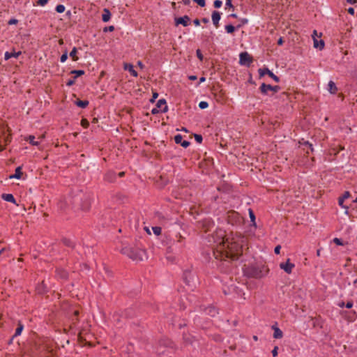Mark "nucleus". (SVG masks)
<instances>
[{"mask_svg": "<svg viewBox=\"0 0 357 357\" xmlns=\"http://www.w3.org/2000/svg\"><path fill=\"white\" fill-rule=\"evenodd\" d=\"M47 1L48 0H38V4L41 6H44L47 3Z\"/></svg>", "mask_w": 357, "mask_h": 357, "instance_id": "41", "label": "nucleus"}, {"mask_svg": "<svg viewBox=\"0 0 357 357\" xmlns=\"http://www.w3.org/2000/svg\"><path fill=\"white\" fill-rule=\"evenodd\" d=\"M195 139L196 142L198 143H202L203 140L202 136L200 135H195Z\"/></svg>", "mask_w": 357, "mask_h": 357, "instance_id": "36", "label": "nucleus"}, {"mask_svg": "<svg viewBox=\"0 0 357 357\" xmlns=\"http://www.w3.org/2000/svg\"><path fill=\"white\" fill-rule=\"evenodd\" d=\"M56 11L59 13H62L65 11V6L62 4H59L56 6Z\"/></svg>", "mask_w": 357, "mask_h": 357, "instance_id": "26", "label": "nucleus"}, {"mask_svg": "<svg viewBox=\"0 0 357 357\" xmlns=\"http://www.w3.org/2000/svg\"><path fill=\"white\" fill-rule=\"evenodd\" d=\"M123 68L126 70H128L132 76L137 77V73L134 70V67L132 64L126 63L123 65Z\"/></svg>", "mask_w": 357, "mask_h": 357, "instance_id": "10", "label": "nucleus"}, {"mask_svg": "<svg viewBox=\"0 0 357 357\" xmlns=\"http://www.w3.org/2000/svg\"><path fill=\"white\" fill-rule=\"evenodd\" d=\"M174 141L176 144H181V143L183 141V137L182 135H176L175 137H174Z\"/></svg>", "mask_w": 357, "mask_h": 357, "instance_id": "28", "label": "nucleus"}, {"mask_svg": "<svg viewBox=\"0 0 357 357\" xmlns=\"http://www.w3.org/2000/svg\"><path fill=\"white\" fill-rule=\"evenodd\" d=\"M77 50L76 47H73L72 51L70 52V56L75 61L78 60V57L77 56Z\"/></svg>", "mask_w": 357, "mask_h": 357, "instance_id": "19", "label": "nucleus"}, {"mask_svg": "<svg viewBox=\"0 0 357 357\" xmlns=\"http://www.w3.org/2000/svg\"><path fill=\"white\" fill-rule=\"evenodd\" d=\"M272 328L274 331V333H273L274 338L280 339V338L282 337V335H283L282 331L279 328H278L275 326H273Z\"/></svg>", "mask_w": 357, "mask_h": 357, "instance_id": "12", "label": "nucleus"}, {"mask_svg": "<svg viewBox=\"0 0 357 357\" xmlns=\"http://www.w3.org/2000/svg\"><path fill=\"white\" fill-rule=\"evenodd\" d=\"M217 239H214L215 243L213 249V255L215 259L225 260L230 259L236 260L243 252V238H232L231 241L225 239L224 232L220 230L217 233Z\"/></svg>", "mask_w": 357, "mask_h": 357, "instance_id": "1", "label": "nucleus"}, {"mask_svg": "<svg viewBox=\"0 0 357 357\" xmlns=\"http://www.w3.org/2000/svg\"><path fill=\"white\" fill-rule=\"evenodd\" d=\"M280 267L281 269L284 270L287 273H291L292 269L294 268V264L291 263L289 259H287V261L285 263H281L280 264Z\"/></svg>", "mask_w": 357, "mask_h": 357, "instance_id": "7", "label": "nucleus"}, {"mask_svg": "<svg viewBox=\"0 0 357 357\" xmlns=\"http://www.w3.org/2000/svg\"><path fill=\"white\" fill-rule=\"evenodd\" d=\"M24 329V326L23 324L21 323V322H19L17 324V327L15 330V333L14 334V335L13 336L12 339H13L14 337H17V336H19L21 335L22 331Z\"/></svg>", "mask_w": 357, "mask_h": 357, "instance_id": "16", "label": "nucleus"}, {"mask_svg": "<svg viewBox=\"0 0 357 357\" xmlns=\"http://www.w3.org/2000/svg\"><path fill=\"white\" fill-rule=\"evenodd\" d=\"M344 201V199L341 197H340V198H339V199H338V204H339V205H340L341 207H342V208H345V209H346V210H345V213H346V214H348V207H347V206H344V204H343Z\"/></svg>", "mask_w": 357, "mask_h": 357, "instance_id": "23", "label": "nucleus"}, {"mask_svg": "<svg viewBox=\"0 0 357 357\" xmlns=\"http://www.w3.org/2000/svg\"><path fill=\"white\" fill-rule=\"evenodd\" d=\"M65 244L68 246H71V242L69 240H65L64 241Z\"/></svg>", "mask_w": 357, "mask_h": 357, "instance_id": "57", "label": "nucleus"}, {"mask_svg": "<svg viewBox=\"0 0 357 357\" xmlns=\"http://www.w3.org/2000/svg\"><path fill=\"white\" fill-rule=\"evenodd\" d=\"M181 145L184 148H187L190 145V142L185 140H183L181 143Z\"/></svg>", "mask_w": 357, "mask_h": 357, "instance_id": "39", "label": "nucleus"}, {"mask_svg": "<svg viewBox=\"0 0 357 357\" xmlns=\"http://www.w3.org/2000/svg\"><path fill=\"white\" fill-rule=\"evenodd\" d=\"M2 198L6 202L15 203V199L12 194H3Z\"/></svg>", "mask_w": 357, "mask_h": 357, "instance_id": "17", "label": "nucleus"}, {"mask_svg": "<svg viewBox=\"0 0 357 357\" xmlns=\"http://www.w3.org/2000/svg\"><path fill=\"white\" fill-rule=\"evenodd\" d=\"M0 138L1 139L2 143L5 145H7L10 142V137L9 135L3 136V137H0Z\"/></svg>", "mask_w": 357, "mask_h": 357, "instance_id": "24", "label": "nucleus"}, {"mask_svg": "<svg viewBox=\"0 0 357 357\" xmlns=\"http://www.w3.org/2000/svg\"><path fill=\"white\" fill-rule=\"evenodd\" d=\"M212 21L216 28L219 26V21L221 18V13L218 11L214 10L211 15Z\"/></svg>", "mask_w": 357, "mask_h": 357, "instance_id": "9", "label": "nucleus"}, {"mask_svg": "<svg viewBox=\"0 0 357 357\" xmlns=\"http://www.w3.org/2000/svg\"><path fill=\"white\" fill-rule=\"evenodd\" d=\"M18 22V20H16V19H10L8 22V24L9 25H13V24H16Z\"/></svg>", "mask_w": 357, "mask_h": 357, "instance_id": "38", "label": "nucleus"}, {"mask_svg": "<svg viewBox=\"0 0 357 357\" xmlns=\"http://www.w3.org/2000/svg\"><path fill=\"white\" fill-rule=\"evenodd\" d=\"M305 144L307 146L309 149H310L311 151H313L312 144L309 143L308 142H305Z\"/></svg>", "mask_w": 357, "mask_h": 357, "instance_id": "51", "label": "nucleus"}, {"mask_svg": "<svg viewBox=\"0 0 357 357\" xmlns=\"http://www.w3.org/2000/svg\"><path fill=\"white\" fill-rule=\"evenodd\" d=\"M199 107L200 109H206L208 107V103L206 101H201L199 103Z\"/></svg>", "mask_w": 357, "mask_h": 357, "instance_id": "29", "label": "nucleus"}, {"mask_svg": "<svg viewBox=\"0 0 357 357\" xmlns=\"http://www.w3.org/2000/svg\"><path fill=\"white\" fill-rule=\"evenodd\" d=\"M314 47L322 50L324 47V42L322 40H318L317 38H314Z\"/></svg>", "mask_w": 357, "mask_h": 357, "instance_id": "18", "label": "nucleus"}, {"mask_svg": "<svg viewBox=\"0 0 357 357\" xmlns=\"http://www.w3.org/2000/svg\"><path fill=\"white\" fill-rule=\"evenodd\" d=\"M283 43H284V41H283L282 38H280L278 39V44L279 45H282L283 44Z\"/></svg>", "mask_w": 357, "mask_h": 357, "instance_id": "55", "label": "nucleus"}, {"mask_svg": "<svg viewBox=\"0 0 357 357\" xmlns=\"http://www.w3.org/2000/svg\"><path fill=\"white\" fill-rule=\"evenodd\" d=\"M194 2L197 3L201 7L205 6V0H192Z\"/></svg>", "mask_w": 357, "mask_h": 357, "instance_id": "33", "label": "nucleus"}, {"mask_svg": "<svg viewBox=\"0 0 357 357\" xmlns=\"http://www.w3.org/2000/svg\"><path fill=\"white\" fill-rule=\"evenodd\" d=\"M114 27L113 26H110L109 27H105L104 29V31H114Z\"/></svg>", "mask_w": 357, "mask_h": 357, "instance_id": "47", "label": "nucleus"}, {"mask_svg": "<svg viewBox=\"0 0 357 357\" xmlns=\"http://www.w3.org/2000/svg\"><path fill=\"white\" fill-rule=\"evenodd\" d=\"M189 79H190V80H196L197 79V76H195V75H190V76H189Z\"/></svg>", "mask_w": 357, "mask_h": 357, "instance_id": "58", "label": "nucleus"}, {"mask_svg": "<svg viewBox=\"0 0 357 357\" xmlns=\"http://www.w3.org/2000/svg\"><path fill=\"white\" fill-rule=\"evenodd\" d=\"M152 230L156 236H159L161 234L162 229L160 227H152Z\"/></svg>", "mask_w": 357, "mask_h": 357, "instance_id": "27", "label": "nucleus"}, {"mask_svg": "<svg viewBox=\"0 0 357 357\" xmlns=\"http://www.w3.org/2000/svg\"><path fill=\"white\" fill-rule=\"evenodd\" d=\"M67 59H68V54H67V52H66L61 55V56L60 58V61H61V62L64 63L67 60Z\"/></svg>", "mask_w": 357, "mask_h": 357, "instance_id": "34", "label": "nucleus"}, {"mask_svg": "<svg viewBox=\"0 0 357 357\" xmlns=\"http://www.w3.org/2000/svg\"><path fill=\"white\" fill-rule=\"evenodd\" d=\"M328 91L331 94H335L337 91V88L333 81H330L328 84Z\"/></svg>", "mask_w": 357, "mask_h": 357, "instance_id": "11", "label": "nucleus"}, {"mask_svg": "<svg viewBox=\"0 0 357 357\" xmlns=\"http://www.w3.org/2000/svg\"><path fill=\"white\" fill-rule=\"evenodd\" d=\"M280 249H281V246L280 245H277L275 248V250H274L275 253L278 255L280 253Z\"/></svg>", "mask_w": 357, "mask_h": 357, "instance_id": "43", "label": "nucleus"}, {"mask_svg": "<svg viewBox=\"0 0 357 357\" xmlns=\"http://www.w3.org/2000/svg\"><path fill=\"white\" fill-rule=\"evenodd\" d=\"M259 74L260 75V77H263L265 75H268V76L271 77L275 82H279L280 81V79L278 76H276L275 75H274L268 68H259Z\"/></svg>", "mask_w": 357, "mask_h": 357, "instance_id": "6", "label": "nucleus"}, {"mask_svg": "<svg viewBox=\"0 0 357 357\" xmlns=\"http://www.w3.org/2000/svg\"><path fill=\"white\" fill-rule=\"evenodd\" d=\"M75 79L74 78L73 79H70L68 81V82L66 83L67 86H72L75 84Z\"/></svg>", "mask_w": 357, "mask_h": 357, "instance_id": "48", "label": "nucleus"}, {"mask_svg": "<svg viewBox=\"0 0 357 357\" xmlns=\"http://www.w3.org/2000/svg\"><path fill=\"white\" fill-rule=\"evenodd\" d=\"M76 105L81 108H85L89 105V102L87 100H79L76 101Z\"/></svg>", "mask_w": 357, "mask_h": 357, "instance_id": "20", "label": "nucleus"}, {"mask_svg": "<svg viewBox=\"0 0 357 357\" xmlns=\"http://www.w3.org/2000/svg\"><path fill=\"white\" fill-rule=\"evenodd\" d=\"M158 97V93L157 92H153L152 98L151 99V101L153 102Z\"/></svg>", "mask_w": 357, "mask_h": 357, "instance_id": "42", "label": "nucleus"}, {"mask_svg": "<svg viewBox=\"0 0 357 357\" xmlns=\"http://www.w3.org/2000/svg\"><path fill=\"white\" fill-rule=\"evenodd\" d=\"M217 310L214 307H210L208 309V312L211 316L214 317L217 314Z\"/></svg>", "mask_w": 357, "mask_h": 357, "instance_id": "31", "label": "nucleus"}, {"mask_svg": "<svg viewBox=\"0 0 357 357\" xmlns=\"http://www.w3.org/2000/svg\"><path fill=\"white\" fill-rule=\"evenodd\" d=\"M22 175V167H17L15 169V174L11 175V176H10V178L20 179V178H21Z\"/></svg>", "mask_w": 357, "mask_h": 357, "instance_id": "15", "label": "nucleus"}, {"mask_svg": "<svg viewBox=\"0 0 357 357\" xmlns=\"http://www.w3.org/2000/svg\"><path fill=\"white\" fill-rule=\"evenodd\" d=\"M190 17L188 15H185L181 17L176 18L175 23L176 25L182 24L184 26H187L190 24Z\"/></svg>", "mask_w": 357, "mask_h": 357, "instance_id": "8", "label": "nucleus"}, {"mask_svg": "<svg viewBox=\"0 0 357 357\" xmlns=\"http://www.w3.org/2000/svg\"><path fill=\"white\" fill-rule=\"evenodd\" d=\"M193 22L195 26H199L200 24V22L198 19H195Z\"/></svg>", "mask_w": 357, "mask_h": 357, "instance_id": "56", "label": "nucleus"}, {"mask_svg": "<svg viewBox=\"0 0 357 357\" xmlns=\"http://www.w3.org/2000/svg\"><path fill=\"white\" fill-rule=\"evenodd\" d=\"M144 229H145L146 231L149 234H151V231H150V230H149V229L148 227H145Z\"/></svg>", "mask_w": 357, "mask_h": 357, "instance_id": "63", "label": "nucleus"}, {"mask_svg": "<svg viewBox=\"0 0 357 357\" xmlns=\"http://www.w3.org/2000/svg\"><path fill=\"white\" fill-rule=\"evenodd\" d=\"M278 347H275L274 349L272 350V355L273 357H275L278 356Z\"/></svg>", "mask_w": 357, "mask_h": 357, "instance_id": "40", "label": "nucleus"}, {"mask_svg": "<svg viewBox=\"0 0 357 357\" xmlns=\"http://www.w3.org/2000/svg\"><path fill=\"white\" fill-rule=\"evenodd\" d=\"M225 30L228 33H232L235 31V27L231 24H229L225 26Z\"/></svg>", "mask_w": 357, "mask_h": 357, "instance_id": "25", "label": "nucleus"}, {"mask_svg": "<svg viewBox=\"0 0 357 357\" xmlns=\"http://www.w3.org/2000/svg\"><path fill=\"white\" fill-rule=\"evenodd\" d=\"M321 33H320V35H319V36H318V34H317V31L316 30H314V31H313V34H312V38H315V36H317V37H321Z\"/></svg>", "mask_w": 357, "mask_h": 357, "instance_id": "54", "label": "nucleus"}, {"mask_svg": "<svg viewBox=\"0 0 357 357\" xmlns=\"http://www.w3.org/2000/svg\"><path fill=\"white\" fill-rule=\"evenodd\" d=\"M121 252L127 255L130 259L135 261H141L143 259L144 251L139 249L134 248L130 246H126L122 248Z\"/></svg>", "mask_w": 357, "mask_h": 357, "instance_id": "2", "label": "nucleus"}, {"mask_svg": "<svg viewBox=\"0 0 357 357\" xmlns=\"http://www.w3.org/2000/svg\"><path fill=\"white\" fill-rule=\"evenodd\" d=\"M339 306H340V307H343L344 306V302H341L340 303H339Z\"/></svg>", "mask_w": 357, "mask_h": 357, "instance_id": "64", "label": "nucleus"}, {"mask_svg": "<svg viewBox=\"0 0 357 357\" xmlns=\"http://www.w3.org/2000/svg\"><path fill=\"white\" fill-rule=\"evenodd\" d=\"M357 1V0H347V2L349 3L350 4H354L356 3Z\"/></svg>", "mask_w": 357, "mask_h": 357, "instance_id": "61", "label": "nucleus"}, {"mask_svg": "<svg viewBox=\"0 0 357 357\" xmlns=\"http://www.w3.org/2000/svg\"><path fill=\"white\" fill-rule=\"evenodd\" d=\"M249 215H250L251 222H252L253 224L255 225V215L254 214V212L251 209H249Z\"/></svg>", "mask_w": 357, "mask_h": 357, "instance_id": "30", "label": "nucleus"}, {"mask_svg": "<svg viewBox=\"0 0 357 357\" xmlns=\"http://www.w3.org/2000/svg\"><path fill=\"white\" fill-rule=\"evenodd\" d=\"M176 237H178V243H182L183 242L184 238L181 234H177Z\"/></svg>", "mask_w": 357, "mask_h": 357, "instance_id": "46", "label": "nucleus"}, {"mask_svg": "<svg viewBox=\"0 0 357 357\" xmlns=\"http://www.w3.org/2000/svg\"><path fill=\"white\" fill-rule=\"evenodd\" d=\"M222 4V2L220 0H215L213 3L214 7L216 8H220Z\"/></svg>", "mask_w": 357, "mask_h": 357, "instance_id": "32", "label": "nucleus"}, {"mask_svg": "<svg viewBox=\"0 0 357 357\" xmlns=\"http://www.w3.org/2000/svg\"><path fill=\"white\" fill-rule=\"evenodd\" d=\"M27 140L30 144L34 146H38L39 144V142L35 141V137L33 135H29Z\"/></svg>", "mask_w": 357, "mask_h": 357, "instance_id": "21", "label": "nucleus"}, {"mask_svg": "<svg viewBox=\"0 0 357 357\" xmlns=\"http://www.w3.org/2000/svg\"><path fill=\"white\" fill-rule=\"evenodd\" d=\"M5 144H3L1 139L0 138V152L5 149Z\"/></svg>", "mask_w": 357, "mask_h": 357, "instance_id": "49", "label": "nucleus"}, {"mask_svg": "<svg viewBox=\"0 0 357 357\" xmlns=\"http://www.w3.org/2000/svg\"><path fill=\"white\" fill-rule=\"evenodd\" d=\"M352 307H353V302L349 301L347 303V304H346L347 308H351Z\"/></svg>", "mask_w": 357, "mask_h": 357, "instance_id": "53", "label": "nucleus"}, {"mask_svg": "<svg viewBox=\"0 0 357 357\" xmlns=\"http://www.w3.org/2000/svg\"><path fill=\"white\" fill-rule=\"evenodd\" d=\"M111 13L107 8H104L103 14L102 15V20L104 22L109 21L111 18Z\"/></svg>", "mask_w": 357, "mask_h": 357, "instance_id": "14", "label": "nucleus"}, {"mask_svg": "<svg viewBox=\"0 0 357 357\" xmlns=\"http://www.w3.org/2000/svg\"><path fill=\"white\" fill-rule=\"evenodd\" d=\"M206 81V78L204 77H202L200 79H199V82H204Z\"/></svg>", "mask_w": 357, "mask_h": 357, "instance_id": "62", "label": "nucleus"}, {"mask_svg": "<svg viewBox=\"0 0 357 357\" xmlns=\"http://www.w3.org/2000/svg\"><path fill=\"white\" fill-rule=\"evenodd\" d=\"M21 54V52H6L4 54V59L5 60H8L12 57L17 58Z\"/></svg>", "mask_w": 357, "mask_h": 357, "instance_id": "13", "label": "nucleus"}, {"mask_svg": "<svg viewBox=\"0 0 357 357\" xmlns=\"http://www.w3.org/2000/svg\"><path fill=\"white\" fill-rule=\"evenodd\" d=\"M350 196V193L349 192H345L344 195L342 196V197L345 200L346 199L349 198Z\"/></svg>", "mask_w": 357, "mask_h": 357, "instance_id": "45", "label": "nucleus"}, {"mask_svg": "<svg viewBox=\"0 0 357 357\" xmlns=\"http://www.w3.org/2000/svg\"><path fill=\"white\" fill-rule=\"evenodd\" d=\"M259 89H260V91L261 92V93L267 94L268 91H273L274 93L278 92L279 91V89H280V87L278 86H271L270 84H266L265 83H263L261 85Z\"/></svg>", "mask_w": 357, "mask_h": 357, "instance_id": "5", "label": "nucleus"}, {"mask_svg": "<svg viewBox=\"0 0 357 357\" xmlns=\"http://www.w3.org/2000/svg\"><path fill=\"white\" fill-rule=\"evenodd\" d=\"M183 3L186 6H188L190 3V0H183Z\"/></svg>", "mask_w": 357, "mask_h": 357, "instance_id": "60", "label": "nucleus"}, {"mask_svg": "<svg viewBox=\"0 0 357 357\" xmlns=\"http://www.w3.org/2000/svg\"><path fill=\"white\" fill-rule=\"evenodd\" d=\"M252 62V58L247 52H243L240 54L239 63L241 65L248 66Z\"/></svg>", "mask_w": 357, "mask_h": 357, "instance_id": "3", "label": "nucleus"}, {"mask_svg": "<svg viewBox=\"0 0 357 357\" xmlns=\"http://www.w3.org/2000/svg\"><path fill=\"white\" fill-rule=\"evenodd\" d=\"M347 11L349 14L354 15L355 10L354 8H349Z\"/></svg>", "mask_w": 357, "mask_h": 357, "instance_id": "52", "label": "nucleus"}, {"mask_svg": "<svg viewBox=\"0 0 357 357\" xmlns=\"http://www.w3.org/2000/svg\"><path fill=\"white\" fill-rule=\"evenodd\" d=\"M225 5H226V6H229V7H231V8L233 7V5L231 3V0H226Z\"/></svg>", "mask_w": 357, "mask_h": 357, "instance_id": "50", "label": "nucleus"}, {"mask_svg": "<svg viewBox=\"0 0 357 357\" xmlns=\"http://www.w3.org/2000/svg\"><path fill=\"white\" fill-rule=\"evenodd\" d=\"M81 125L84 128H87L89 125V123L86 119H82L81 121Z\"/></svg>", "mask_w": 357, "mask_h": 357, "instance_id": "37", "label": "nucleus"}, {"mask_svg": "<svg viewBox=\"0 0 357 357\" xmlns=\"http://www.w3.org/2000/svg\"><path fill=\"white\" fill-rule=\"evenodd\" d=\"M72 74H75V78H77L79 76H81L84 74V71L82 70H74L71 71Z\"/></svg>", "mask_w": 357, "mask_h": 357, "instance_id": "22", "label": "nucleus"}, {"mask_svg": "<svg viewBox=\"0 0 357 357\" xmlns=\"http://www.w3.org/2000/svg\"><path fill=\"white\" fill-rule=\"evenodd\" d=\"M197 57L200 59V60H202L203 59V56L201 53V51L199 50H197Z\"/></svg>", "mask_w": 357, "mask_h": 357, "instance_id": "44", "label": "nucleus"}, {"mask_svg": "<svg viewBox=\"0 0 357 357\" xmlns=\"http://www.w3.org/2000/svg\"><path fill=\"white\" fill-rule=\"evenodd\" d=\"M167 110V106L166 105V100L165 99H160L156 104V107L152 109L153 114H157L160 111L165 112Z\"/></svg>", "mask_w": 357, "mask_h": 357, "instance_id": "4", "label": "nucleus"}, {"mask_svg": "<svg viewBox=\"0 0 357 357\" xmlns=\"http://www.w3.org/2000/svg\"><path fill=\"white\" fill-rule=\"evenodd\" d=\"M333 242H334L336 245H344V243H342V240H341V239H340V238H335L333 239Z\"/></svg>", "mask_w": 357, "mask_h": 357, "instance_id": "35", "label": "nucleus"}, {"mask_svg": "<svg viewBox=\"0 0 357 357\" xmlns=\"http://www.w3.org/2000/svg\"><path fill=\"white\" fill-rule=\"evenodd\" d=\"M137 65H138V66H139V67H140L141 68H144V65H143L142 62V61H139L137 62Z\"/></svg>", "mask_w": 357, "mask_h": 357, "instance_id": "59", "label": "nucleus"}]
</instances>
